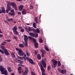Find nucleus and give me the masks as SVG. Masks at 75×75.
<instances>
[{"label":"nucleus","mask_w":75,"mask_h":75,"mask_svg":"<svg viewBox=\"0 0 75 75\" xmlns=\"http://www.w3.org/2000/svg\"><path fill=\"white\" fill-rule=\"evenodd\" d=\"M52 67L53 68H55L56 67H57V66H56V65H54L53 64L52 65Z\"/></svg>","instance_id":"obj_48"},{"label":"nucleus","mask_w":75,"mask_h":75,"mask_svg":"<svg viewBox=\"0 0 75 75\" xmlns=\"http://www.w3.org/2000/svg\"><path fill=\"white\" fill-rule=\"evenodd\" d=\"M52 62L54 65H57V64H58V62L57 61L53 60H52Z\"/></svg>","instance_id":"obj_12"},{"label":"nucleus","mask_w":75,"mask_h":75,"mask_svg":"<svg viewBox=\"0 0 75 75\" xmlns=\"http://www.w3.org/2000/svg\"><path fill=\"white\" fill-rule=\"evenodd\" d=\"M0 71L2 72V74L5 75H8L7 70L5 68L3 67L2 66H0Z\"/></svg>","instance_id":"obj_1"},{"label":"nucleus","mask_w":75,"mask_h":75,"mask_svg":"<svg viewBox=\"0 0 75 75\" xmlns=\"http://www.w3.org/2000/svg\"><path fill=\"white\" fill-rule=\"evenodd\" d=\"M17 14H18V15H21V12H18L17 13Z\"/></svg>","instance_id":"obj_53"},{"label":"nucleus","mask_w":75,"mask_h":75,"mask_svg":"<svg viewBox=\"0 0 75 75\" xmlns=\"http://www.w3.org/2000/svg\"><path fill=\"white\" fill-rule=\"evenodd\" d=\"M36 32L37 33H40V30H39V29L38 28H37L36 29Z\"/></svg>","instance_id":"obj_34"},{"label":"nucleus","mask_w":75,"mask_h":75,"mask_svg":"<svg viewBox=\"0 0 75 75\" xmlns=\"http://www.w3.org/2000/svg\"><path fill=\"white\" fill-rule=\"evenodd\" d=\"M28 29L29 32V31H32V29L31 28V27H29L28 28Z\"/></svg>","instance_id":"obj_30"},{"label":"nucleus","mask_w":75,"mask_h":75,"mask_svg":"<svg viewBox=\"0 0 75 75\" xmlns=\"http://www.w3.org/2000/svg\"><path fill=\"white\" fill-rule=\"evenodd\" d=\"M23 63H24V62H23V61L21 60V63H20V64H23Z\"/></svg>","instance_id":"obj_59"},{"label":"nucleus","mask_w":75,"mask_h":75,"mask_svg":"<svg viewBox=\"0 0 75 75\" xmlns=\"http://www.w3.org/2000/svg\"><path fill=\"white\" fill-rule=\"evenodd\" d=\"M23 36L24 37V41L25 42H23V43L25 47H28L27 45H28V36L26 35H24Z\"/></svg>","instance_id":"obj_2"},{"label":"nucleus","mask_w":75,"mask_h":75,"mask_svg":"<svg viewBox=\"0 0 75 75\" xmlns=\"http://www.w3.org/2000/svg\"><path fill=\"white\" fill-rule=\"evenodd\" d=\"M37 58L39 60L41 59V56L40 54H38L37 55Z\"/></svg>","instance_id":"obj_18"},{"label":"nucleus","mask_w":75,"mask_h":75,"mask_svg":"<svg viewBox=\"0 0 75 75\" xmlns=\"http://www.w3.org/2000/svg\"><path fill=\"white\" fill-rule=\"evenodd\" d=\"M0 52L2 54H4V53L6 55H9L10 54V53L8 52V50L7 49L3 51L0 49Z\"/></svg>","instance_id":"obj_4"},{"label":"nucleus","mask_w":75,"mask_h":75,"mask_svg":"<svg viewBox=\"0 0 75 75\" xmlns=\"http://www.w3.org/2000/svg\"><path fill=\"white\" fill-rule=\"evenodd\" d=\"M31 75H36V74L35 72L32 71L31 72Z\"/></svg>","instance_id":"obj_41"},{"label":"nucleus","mask_w":75,"mask_h":75,"mask_svg":"<svg viewBox=\"0 0 75 75\" xmlns=\"http://www.w3.org/2000/svg\"><path fill=\"white\" fill-rule=\"evenodd\" d=\"M21 61V60L18 59V62H19V63H20Z\"/></svg>","instance_id":"obj_57"},{"label":"nucleus","mask_w":75,"mask_h":75,"mask_svg":"<svg viewBox=\"0 0 75 75\" xmlns=\"http://www.w3.org/2000/svg\"><path fill=\"white\" fill-rule=\"evenodd\" d=\"M3 37V35L0 34V37Z\"/></svg>","instance_id":"obj_60"},{"label":"nucleus","mask_w":75,"mask_h":75,"mask_svg":"<svg viewBox=\"0 0 75 75\" xmlns=\"http://www.w3.org/2000/svg\"><path fill=\"white\" fill-rule=\"evenodd\" d=\"M5 45V44L4 43H2L1 44V46H2V45Z\"/></svg>","instance_id":"obj_56"},{"label":"nucleus","mask_w":75,"mask_h":75,"mask_svg":"<svg viewBox=\"0 0 75 75\" xmlns=\"http://www.w3.org/2000/svg\"><path fill=\"white\" fill-rule=\"evenodd\" d=\"M7 3H8V5H9V6H11L12 4L13 3L12 2L10 3V2H9L8 1H7Z\"/></svg>","instance_id":"obj_29"},{"label":"nucleus","mask_w":75,"mask_h":75,"mask_svg":"<svg viewBox=\"0 0 75 75\" xmlns=\"http://www.w3.org/2000/svg\"><path fill=\"white\" fill-rule=\"evenodd\" d=\"M13 38L15 40H17L18 39V38H17V37H16L15 36H13Z\"/></svg>","instance_id":"obj_42"},{"label":"nucleus","mask_w":75,"mask_h":75,"mask_svg":"<svg viewBox=\"0 0 75 75\" xmlns=\"http://www.w3.org/2000/svg\"><path fill=\"white\" fill-rule=\"evenodd\" d=\"M22 14H26L27 13V10L25 9H23L22 11Z\"/></svg>","instance_id":"obj_13"},{"label":"nucleus","mask_w":75,"mask_h":75,"mask_svg":"<svg viewBox=\"0 0 75 75\" xmlns=\"http://www.w3.org/2000/svg\"><path fill=\"white\" fill-rule=\"evenodd\" d=\"M29 40H33V38H31V37H29Z\"/></svg>","instance_id":"obj_54"},{"label":"nucleus","mask_w":75,"mask_h":75,"mask_svg":"<svg viewBox=\"0 0 75 75\" xmlns=\"http://www.w3.org/2000/svg\"><path fill=\"white\" fill-rule=\"evenodd\" d=\"M6 20L7 21H10V19L7 18Z\"/></svg>","instance_id":"obj_63"},{"label":"nucleus","mask_w":75,"mask_h":75,"mask_svg":"<svg viewBox=\"0 0 75 75\" xmlns=\"http://www.w3.org/2000/svg\"><path fill=\"white\" fill-rule=\"evenodd\" d=\"M21 64H18V66H20V67H21Z\"/></svg>","instance_id":"obj_64"},{"label":"nucleus","mask_w":75,"mask_h":75,"mask_svg":"<svg viewBox=\"0 0 75 75\" xmlns=\"http://www.w3.org/2000/svg\"><path fill=\"white\" fill-rule=\"evenodd\" d=\"M39 42L40 43H42L43 42V40H42L41 38H40V41Z\"/></svg>","instance_id":"obj_33"},{"label":"nucleus","mask_w":75,"mask_h":75,"mask_svg":"<svg viewBox=\"0 0 75 75\" xmlns=\"http://www.w3.org/2000/svg\"><path fill=\"white\" fill-rule=\"evenodd\" d=\"M5 41H6L8 42H11V40H5Z\"/></svg>","instance_id":"obj_47"},{"label":"nucleus","mask_w":75,"mask_h":75,"mask_svg":"<svg viewBox=\"0 0 75 75\" xmlns=\"http://www.w3.org/2000/svg\"><path fill=\"white\" fill-rule=\"evenodd\" d=\"M26 59L27 60V61H29V59H29V58H28L27 57H26Z\"/></svg>","instance_id":"obj_55"},{"label":"nucleus","mask_w":75,"mask_h":75,"mask_svg":"<svg viewBox=\"0 0 75 75\" xmlns=\"http://www.w3.org/2000/svg\"><path fill=\"white\" fill-rule=\"evenodd\" d=\"M20 31H21V32H22V33H24V29L23 28H22L21 29Z\"/></svg>","instance_id":"obj_37"},{"label":"nucleus","mask_w":75,"mask_h":75,"mask_svg":"<svg viewBox=\"0 0 75 75\" xmlns=\"http://www.w3.org/2000/svg\"><path fill=\"white\" fill-rule=\"evenodd\" d=\"M61 72L62 74H65L67 73V71L66 70H62Z\"/></svg>","instance_id":"obj_17"},{"label":"nucleus","mask_w":75,"mask_h":75,"mask_svg":"<svg viewBox=\"0 0 75 75\" xmlns=\"http://www.w3.org/2000/svg\"><path fill=\"white\" fill-rule=\"evenodd\" d=\"M32 31H33V32H34L35 33H36L37 32V30H35V29H32Z\"/></svg>","instance_id":"obj_40"},{"label":"nucleus","mask_w":75,"mask_h":75,"mask_svg":"<svg viewBox=\"0 0 75 75\" xmlns=\"http://www.w3.org/2000/svg\"><path fill=\"white\" fill-rule=\"evenodd\" d=\"M29 34L31 36V37H34V33H29Z\"/></svg>","instance_id":"obj_23"},{"label":"nucleus","mask_w":75,"mask_h":75,"mask_svg":"<svg viewBox=\"0 0 75 75\" xmlns=\"http://www.w3.org/2000/svg\"><path fill=\"white\" fill-rule=\"evenodd\" d=\"M14 20L13 19V18H11L9 19V21H13Z\"/></svg>","instance_id":"obj_49"},{"label":"nucleus","mask_w":75,"mask_h":75,"mask_svg":"<svg viewBox=\"0 0 75 75\" xmlns=\"http://www.w3.org/2000/svg\"><path fill=\"white\" fill-rule=\"evenodd\" d=\"M35 55H37V52L36 50L35 51Z\"/></svg>","instance_id":"obj_50"},{"label":"nucleus","mask_w":75,"mask_h":75,"mask_svg":"<svg viewBox=\"0 0 75 75\" xmlns=\"http://www.w3.org/2000/svg\"><path fill=\"white\" fill-rule=\"evenodd\" d=\"M26 53L27 57H28L30 55V53L27 50L26 51Z\"/></svg>","instance_id":"obj_22"},{"label":"nucleus","mask_w":75,"mask_h":75,"mask_svg":"<svg viewBox=\"0 0 75 75\" xmlns=\"http://www.w3.org/2000/svg\"><path fill=\"white\" fill-rule=\"evenodd\" d=\"M34 46L36 48H38V43L37 42L34 43Z\"/></svg>","instance_id":"obj_19"},{"label":"nucleus","mask_w":75,"mask_h":75,"mask_svg":"<svg viewBox=\"0 0 75 75\" xmlns=\"http://www.w3.org/2000/svg\"><path fill=\"white\" fill-rule=\"evenodd\" d=\"M0 47V48H1V50H4V51L6 50H7L6 49V47H5L3 46H1Z\"/></svg>","instance_id":"obj_21"},{"label":"nucleus","mask_w":75,"mask_h":75,"mask_svg":"<svg viewBox=\"0 0 75 75\" xmlns=\"http://www.w3.org/2000/svg\"><path fill=\"white\" fill-rule=\"evenodd\" d=\"M7 7L6 8V13H8V12L10 11L11 10V7L9 5H7Z\"/></svg>","instance_id":"obj_5"},{"label":"nucleus","mask_w":75,"mask_h":75,"mask_svg":"<svg viewBox=\"0 0 75 75\" xmlns=\"http://www.w3.org/2000/svg\"><path fill=\"white\" fill-rule=\"evenodd\" d=\"M18 59H21L22 60L23 59V58L20 56L18 57Z\"/></svg>","instance_id":"obj_45"},{"label":"nucleus","mask_w":75,"mask_h":75,"mask_svg":"<svg viewBox=\"0 0 75 75\" xmlns=\"http://www.w3.org/2000/svg\"><path fill=\"white\" fill-rule=\"evenodd\" d=\"M10 12H9L8 13V14H9L10 16H13L15 15V13H14V10L12 9L11 10Z\"/></svg>","instance_id":"obj_7"},{"label":"nucleus","mask_w":75,"mask_h":75,"mask_svg":"<svg viewBox=\"0 0 75 75\" xmlns=\"http://www.w3.org/2000/svg\"><path fill=\"white\" fill-rule=\"evenodd\" d=\"M27 73H28V72L27 71H25V72L23 73V75H25L27 74Z\"/></svg>","instance_id":"obj_36"},{"label":"nucleus","mask_w":75,"mask_h":75,"mask_svg":"<svg viewBox=\"0 0 75 75\" xmlns=\"http://www.w3.org/2000/svg\"><path fill=\"white\" fill-rule=\"evenodd\" d=\"M19 46L20 48H24V46L23 44H19Z\"/></svg>","instance_id":"obj_24"},{"label":"nucleus","mask_w":75,"mask_h":75,"mask_svg":"<svg viewBox=\"0 0 75 75\" xmlns=\"http://www.w3.org/2000/svg\"><path fill=\"white\" fill-rule=\"evenodd\" d=\"M17 25H15L12 28L14 34H15V35H18L19 34V33H18V32L17 31Z\"/></svg>","instance_id":"obj_3"},{"label":"nucleus","mask_w":75,"mask_h":75,"mask_svg":"<svg viewBox=\"0 0 75 75\" xmlns=\"http://www.w3.org/2000/svg\"><path fill=\"white\" fill-rule=\"evenodd\" d=\"M45 49L47 51H49V49L48 48V47H47L46 46H45Z\"/></svg>","instance_id":"obj_28"},{"label":"nucleus","mask_w":75,"mask_h":75,"mask_svg":"<svg viewBox=\"0 0 75 75\" xmlns=\"http://www.w3.org/2000/svg\"><path fill=\"white\" fill-rule=\"evenodd\" d=\"M7 69L9 72H11V68H10V67H8L7 68Z\"/></svg>","instance_id":"obj_25"},{"label":"nucleus","mask_w":75,"mask_h":75,"mask_svg":"<svg viewBox=\"0 0 75 75\" xmlns=\"http://www.w3.org/2000/svg\"><path fill=\"white\" fill-rule=\"evenodd\" d=\"M22 69V68L21 67H19L18 68V71H21Z\"/></svg>","instance_id":"obj_38"},{"label":"nucleus","mask_w":75,"mask_h":75,"mask_svg":"<svg viewBox=\"0 0 75 75\" xmlns=\"http://www.w3.org/2000/svg\"><path fill=\"white\" fill-rule=\"evenodd\" d=\"M40 51L42 52L41 55L42 57V58H44V54L45 53V50L42 49H41Z\"/></svg>","instance_id":"obj_9"},{"label":"nucleus","mask_w":75,"mask_h":75,"mask_svg":"<svg viewBox=\"0 0 75 75\" xmlns=\"http://www.w3.org/2000/svg\"><path fill=\"white\" fill-rule=\"evenodd\" d=\"M1 8H2V9H4V10H5V8H4V7H1Z\"/></svg>","instance_id":"obj_62"},{"label":"nucleus","mask_w":75,"mask_h":75,"mask_svg":"<svg viewBox=\"0 0 75 75\" xmlns=\"http://www.w3.org/2000/svg\"><path fill=\"white\" fill-rule=\"evenodd\" d=\"M34 36H33V37H35V38H37L38 36V34L37 33H35V34H34Z\"/></svg>","instance_id":"obj_31"},{"label":"nucleus","mask_w":75,"mask_h":75,"mask_svg":"<svg viewBox=\"0 0 75 75\" xmlns=\"http://www.w3.org/2000/svg\"><path fill=\"white\" fill-rule=\"evenodd\" d=\"M50 68H51V67H50V66H49L47 67V70H50Z\"/></svg>","instance_id":"obj_44"},{"label":"nucleus","mask_w":75,"mask_h":75,"mask_svg":"<svg viewBox=\"0 0 75 75\" xmlns=\"http://www.w3.org/2000/svg\"><path fill=\"white\" fill-rule=\"evenodd\" d=\"M33 27L35 28H37V27H36V23H33Z\"/></svg>","instance_id":"obj_27"},{"label":"nucleus","mask_w":75,"mask_h":75,"mask_svg":"<svg viewBox=\"0 0 75 75\" xmlns=\"http://www.w3.org/2000/svg\"><path fill=\"white\" fill-rule=\"evenodd\" d=\"M29 62H30V64H31L33 65H34V64H35V62H34L33 60L31 59H29Z\"/></svg>","instance_id":"obj_14"},{"label":"nucleus","mask_w":75,"mask_h":75,"mask_svg":"<svg viewBox=\"0 0 75 75\" xmlns=\"http://www.w3.org/2000/svg\"><path fill=\"white\" fill-rule=\"evenodd\" d=\"M6 13V10L5 9H2L1 10V9H0V14H1V13Z\"/></svg>","instance_id":"obj_15"},{"label":"nucleus","mask_w":75,"mask_h":75,"mask_svg":"<svg viewBox=\"0 0 75 75\" xmlns=\"http://www.w3.org/2000/svg\"><path fill=\"white\" fill-rule=\"evenodd\" d=\"M32 40L33 42H34V44L37 43V40H36L34 38H33Z\"/></svg>","instance_id":"obj_26"},{"label":"nucleus","mask_w":75,"mask_h":75,"mask_svg":"<svg viewBox=\"0 0 75 75\" xmlns=\"http://www.w3.org/2000/svg\"><path fill=\"white\" fill-rule=\"evenodd\" d=\"M16 51H20V50H21L20 49L18 48H16Z\"/></svg>","instance_id":"obj_46"},{"label":"nucleus","mask_w":75,"mask_h":75,"mask_svg":"<svg viewBox=\"0 0 75 75\" xmlns=\"http://www.w3.org/2000/svg\"><path fill=\"white\" fill-rule=\"evenodd\" d=\"M24 7V5H22L19 6L18 7L19 10V11H22V10H23V9Z\"/></svg>","instance_id":"obj_11"},{"label":"nucleus","mask_w":75,"mask_h":75,"mask_svg":"<svg viewBox=\"0 0 75 75\" xmlns=\"http://www.w3.org/2000/svg\"><path fill=\"white\" fill-rule=\"evenodd\" d=\"M18 28H19V29H22V28H21V26H19L18 27Z\"/></svg>","instance_id":"obj_61"},{"label":"nucleus","mask_w":75,"mask_h":75,"mask_svg":"<svg viewBox=\"0 0 75 75\" xmlns=\"http://www.w3.org/2000/svg\"><path fill=\"white\" fill-rule=\"evenodd\" d=\"M42 62L43 67H44V68H45L47 67V64H46L45 62V60H44V59H42Z\"/></svg>","instance_id":"obj_8"},{"label":"nucleus","mask_w":75,"mask_h":75,"mask_svg":"<svg viewBox=\"0 0 75 75\" xmlns=\"http://www.w3.org/2000/svg\"><path fill=\"white\" fill-rule=\"evenodd\" d=\"M37 20H38V18L36 17L35 18V21L36 22V24H38V22L37 21Z\"/></svg>","instance_id":"obj_32"},{"label":"nucleus","mask_w":75,"mask_h":75,"mask_svg":"<svg viewBox=\"0 0 75 75\" xmlns=\"http://www.w3.org/2000/svg\"><path fill=\"white\" fill-rule=\"evenodd\" d=\"M33 6L31 5L30 6V9L31 10V9H33Z\"/></svg>","instance_id":"obj_43"},{"label":"nucleus","mask_w":75,"mask_h":75,"mask_svg":"<svg viewBox=\"0 0 75 75\" xmlns=\"http://www.w3.org/2000/svg\"><path fill=\"white\" fill-rule=\"evenodd\" d=\"M2 61H3V59H2V58L1 57H0V62H1Z\"/></svg>","instance_id":"obj_51"},{"label":"nucleus","mask_w":75,"mask_h":75,"mask_svg":"<svg viewBox=\"0 0 75 75\" xmlns=\"http://www.w3.org/2000/svg\"><path fill=\"white\" fill-rule=\"evenodd\" d=\"M11 5L15 9V10L16 11H17V5H16V4L15 3V2H13Z\"/></svg>","instance_id":"obj_6"},{"label":"nucleus","mask_w":75,"mask_h":75,"mask_svg":"<svg viewBox=\"0 0 75 75\" xmlns=\"http://www.w3.org/2000/svg\"><path fill=\"white\" fill-rule=\"evenodd\" d=\"M58 70L59 72H61V69H60L59 68H58Z\"/></svg>","instance_id":"obj_52"},{"label":"nucleus","mask_w":75,"mask_h":75,"mask_svg":"<svg viewBox=\"0 0 75 75\" xmlns=\"http://www.w3.org/2000/svg\"><path fill=\"white\" fill-rule=\"evenodd\" d=\"M25 28L26 30L28 32V33H29V31H28V28L27 27H25Z\"/></svg>","instance_id":"obj_35"},{"label":"nucleus","mask_w":75,"mask_h":75,"mask_svg":"<svg viewBox=\"0 0 75 75\" xmlns=\"http://www.w3.org/2000/svg\"><path fill=\"white\" fill-rule=\"evenodd\" d=\"M11 55L12 58H16V56H15V54H14V53L13 52L11 53Z\"/></svg>","instance_id":"obj_20"},{"label":"nucleus","mask_w":75,"mask_h":75,"mask_svg":"<svg viewBox=\"0 0 75 75\" xmlns=\"http://www.w3.org/2000/svg\"><path fill=\"white\" fill-rule=\"evenodd\" d=\"M41 67V69L42 72H42H45V71L44 70V67H42V65H41L40 66Z\"/></svg>","instance_id":"obj_16"},{"label":"nucleus","mask_w":75,"mask_h":75,"mask_svg":"<svg viewBox=\"0 0 75 75\" xmlns=\"http://www.w3.org/2000/svg\"><path fill=\"white\" fill-rule=\"evenodd\" d=\"M25 71H26V72H28V67H25Z\"/></svg>","instance_id":"obj_39"},{"label":"nucleus","mask_w":75,"mask_h":75,"mask_svg":"<svg viewBox=\"0 0 75 75\" xmlns=\"http://www.w3.org/2000/svg\"><path fill=\"white\" fill-rule=\"evenodd\" d=\"M18 53L20 56H23L24 55V52L22 51V50H19L18 52Z\"/></svg>","instance_id":"obj_10"},{"label":"nucleus","mask_w":75,"mask_h":75,"mask_svg":"<svg viewBox=\"0 0 75 75\" xmlns=\"http://www.w3.org/2000/svg\"><path fill=\"white\" fill-rule=\"evenodd\" d=\"M57 66L58 67H60L61 66V63L58 64Z\"/></svg>","instance_id":"obj_58"}]
</instances>
